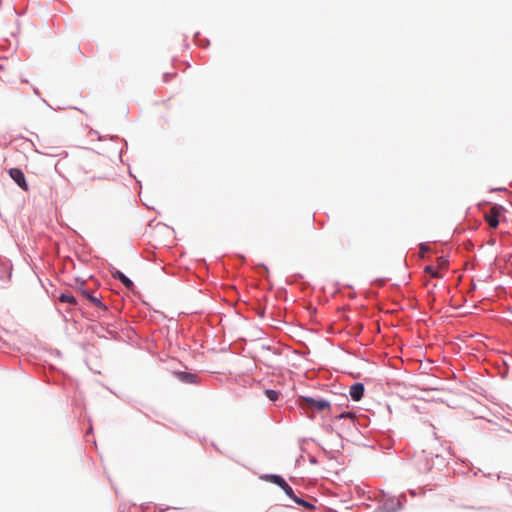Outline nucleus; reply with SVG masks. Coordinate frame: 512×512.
Wrapping results in <instances>:
<instances>
[{
    "instance_id": "39448f33",
    "label": "nucleus",
    "mask_w": 512,
    "mask_h": 512,
    "mask_svg": "<svg viewBox=\"0 0 512 512\" xmlns=\"http://www.w3.org/2000/svg\"><path fill=\"white\" fill-rule=\"evenodd\" d=\"M499 211L496 207H493L489 213L485 214V220L488 222L491 228H496L499 224Z\"/></svg>"
},
{
    "instance_id": "1a4fd4ad",
    "label": "nucleus",
    "mask_w": 512,
    "mask_h": 512,
    "mask_svg": "<svg viewBox=\"0 0 512 512\" xmlns=\"http://www.w3.org/2000/svg\"><path fill=\"white\" fill-rule=\"evenodd\" d=\"M265 395L271 400V401H276L278 400L279 396H280V393L276 390H270V389H267L265 391Z\"/></svg>"
},
{
    "instance_id": "4468645a",
    "label": "nucleus",
    "mask_w": 512,
    "mask_h": 512,
    "mask_svg": "<svg viewBox=\"0 0 512 512\" xmlns=\"http://www.w3.org/2000/svg\"><path fill=\"white\" fill-rule=\"evenodd\" d=\"M179 375L181 376L182 380L190 381V382L192 381V378L194 377L193 375L187 374V373H180Z\"/></svg>"
},
{
    "instance_id": "20e7f679",
    "label": "nucleus",
    "mask_w": 512,
    "mask_h": 512,
    "mask_svg": "<svg viewBox=\"0 0 512 512\" xmlns=\"http://www.w3.org/2000/svg\"><path fill=\"white\" fill-rule=\"evenodd\" d=\"M364 385L362 383H355L350 387V396L354 401H360L364 395Z\"/></svg>"
},
{
    "instance_id": "9d476101",
    "label": "nucleus",
    "mask_w": 512,
    "mask_h": 512,
    "mask_svg": "<svg viewBox=\"0 0 512 512\" xmlns=\"http://www.w3.org/2000/svg\"><path fill=\"white\" fill-rule=\"evenodd\" d=\"M425 272L429 273L434 278H440L441 274L439 273L437 268H434L433 266H426Z\"/></svg>"
},
{
    "instance_id": "2eb2a0df",
    "label": "nucleus",
    "mask_w": 512,
    "mask_h": 512,
    "mask_svg": "<svg viewBox=\"0 0 512 512\" xmlns=\"http://www.w3.org/2000/svg\"><path fill=\"white\" fill-rule=\"evenodd\" d=\"M428 250V247L425 244L420 245V253L424 255V253Z\"/></svg>"
},
{
    "instance_id": "f8f14e48",
    "label": "nucleus",
    "mask_w": 512,
    "mask_h": 512,
    "mask_svg": "<svg viewBox=\"0 0 512 512\" xmlns=\"http://www.w3.org/2000/svg\"><path fill=\"white\" fill-rule=\"evenodd\" d=\"M282 490L285 492V494L291 498L292 500L295 498V494L293 492V489L287 484V486H284Z\"/></svg>"
},
{
    "instance_id": "0eeeda50",
    "label": "nucleus",
    "mask_w": 512,
    "mask_h": 512,
    "mask_svg": "<svg viewBox=\"0 0 512 512\" xmlns=\"http://www.w3.org/2000/svg\"><path fill=\"white\" fill-rule=\"evenodd\" d=\"M82 293L93 305H95L96 307H99L101 309H104V310L106 309V306L100 301V299L98 297L88 293L85 290Z\"/></svg>"
},
{
    "instance_id": "ddd939ff",
    "label": "nucleus",
    "mask_w": 512,
    "mask_h": 512,
    "mask_svg": "<svg viewBox=\"0 0 512 512\" xmlns=\"http://www.w3.org/2000/svg\"><path fill=\"white\" fill-rule=\"evenodd\" d=\"M437 262H438V267L439 268H445L448 265V261L445 258H443V257L438 258Z\"/></svg>"
},
{
    "instance_id": "423d86ee",
    "label": "nucleus",
    "mask_w": 512,
    "mask_h": 512,
    "mask_svg": "<svg viewBox=\"0 0 512 512\" xmlns=\"http://www.w3.org/2000/svg\"><path fill=\"white\" fill-rule=\"evenodd\" d=\"M263 479L278 485L280 488H283L284 486H287L286 481L281 476H279V475H274V474L265 475L263 477Z\"/></svg>"
},
{
    "instance_id": "f3484780",
    "label": "nucleus",
    "mask_w": 512,
    "mask_h": 512,
    "mask_svg": "<svg viewBox=\"0 0 512 512\" xmlns=\"http://www.w3.org/2000/svg\"><path fill=\"white\" fill-rule=\"evenodd\" d=\"M58 155H59V156L67 157V155H68V154H67V152L63 151V152L59 153Z\"/></svg>"
},
{
    "instance_id": "f257e3e1",
    "label": "nucleus",
    "mask_w": 512,
    "mask_h": 512,
    "mask_svg": "<svg viewBox=\"0 0 512 512\" xmlns=\"http://www.w3.org/2000/svg\"><path fill=\"white\" fill-rule=\"evenodd\" d=\"M303 402L310 408H314L317 411H323L330 407L329 402L323 399H314L312 397H303Z\"/></svg>"
},
{
    "instance_id": "9b49d317",
    "label": "nucleus",
    "mask_w": 512,
    "mask_h": 512,
    "mask_svg": "<svg viewBox=\"0 0 512 512\" xmlns=\"http://www.w3.org/2000/svg\"><path fill=\"white\" fill-rule=\"evenodd\" d=\"M293 501H295L297 504H299L301 506H304L305 508H308V509H313L314 508V506L311 503H309V502H307V501H305L303 499H300L297 496H295Z\"/></svg>"
},
{
    "instance_id": "dca6fc26",
    "label": "nucleus",
    "mask_w": 512,
    "mask_h": 512,
    "mask_svg": "<svg viewBox=\"0 0 512 512\" xmlns=\"http://www.w3.org/2000/svg\"><path fill=\"white\" fill-rule=\"evenodd\" d=\"M351 416H352V414H351V413H349V412H348V413H343V414H341V415H340V417H341V418H344V417H351Z\"/></svg>"
},
{
    "instance_id": "6e6552de",
    "label": "nucleus",
    "mask_w": 512,
    "mask_h": 512,
    "mask_svg": "<svg viewBox=\"0 0 512 512\" xmlns=\"http://www.w3.org/2000/svg\"><path fill=\"white\" fill-rule=\"evenodd\" d=\"M59 301L63 303H68L70 305H76L77 301L72 295L61 294L59 297Z\"/></svg>"
},
{
    "instance_id": "f03ea898",
    "label": "nucleus",
    "mask_w": 512,
    "mask_h": 512,
    "mask_svg": "<svg viewBox=\"0 0 512 512\" xmlns=\"http://www.w3.org/2000/svg\"><path fill=\"white\" fill-rule=\"evenodd\" d=\"M10 177L17 183V185L23 190H28V184L26 182V178L24 173L18 168H11L9 170Z\"/></svg>"
},
{
    "instance_id": "7ed1b4c3",
    "label": "nucleus",
    "mask_w": 512,
    "mask_h": 512,
    "mask_svg": "<svg viewBox=\"0 0 512 512\" xmlns=\"http://www.w3.org/2000/svg\"><path fill=\"white\" fill-rule=\"evenodd\" d=\"M113 278L118 279L127 289H133L134 283L121 271L113 269L111 271Z\"/></svg>"
}]
</instances>
